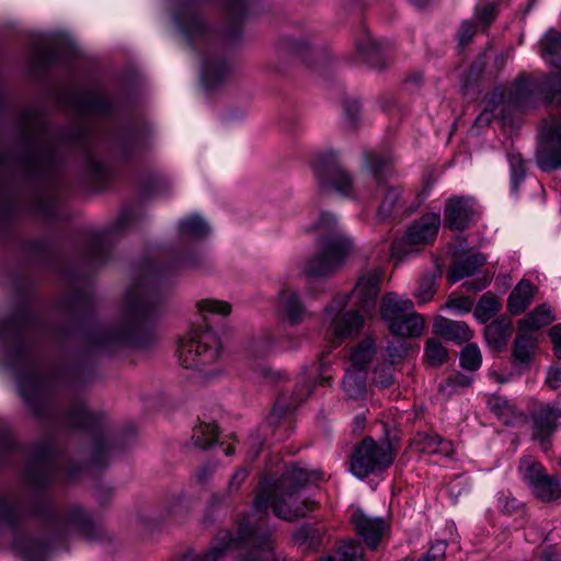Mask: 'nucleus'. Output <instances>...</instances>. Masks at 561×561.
Masks as SVG:
<instances>
[{
    "mask_svg": "<svg viewBox=\"0 0 561 561\" xmlns=\"http://www.w3.org/2000/svg\"><path fill=\"white\" fill-rule=\"evenodd\" d=\"M382 271L374 268L362 274L351 293L337 294L324 309L328 332L339 345L357 335L376 308Z\"/></svg>",
    "mask_w": 561,
    "mask_h": 561,
    "instance_id": "f257e3e1",
    "label": "nucleus"
},
{
    "mask_svg": "<svg viewBox=\"0 0 561 561\" xmlns=\"http://www.w3.org/2000/svg\"><path fill=\"white\" fill-rule=\"evenodd\" d=\"M174 23L188 44L198 51L202 81L206 89L218 87L227 78L230 67L222 56L224 36L207 27L192 2H180Z\"/></svg>",
    "mask_w": 561,
    "mask_h": 561,
    "instance_id": "f03ea898",
    "label": "nucleus"
},
{
    "mask_svg": "<svg viewBox=\"0 0 561 561\" xmlns=\"http://www.w3.org/2000/svg\"><path fill=\"white\" fill-rule=\"evenodd\" d=\"M324 478L321 471H310L299 465L286 468L279 479L273 482H263L255 499L257 511L271 508L273 513L285 520L304 517L313 510L314 503L302 499L301 490L307 485Z\"/></svg>",
    "mask_w": 561,
    "mask_h": 561,
    "instance_id": "7ed1b4c3",
    "label": "nucleus"
},
{
    "mask_svg": "<svg viewBox=\"0 0 561 561\" xmlns=\"http://www.w3.org/2000/svg\"><path fill=\"white\" fill-rule=\"evenodd\" d=\"M55 454L50 446L39 448L32 463L27 468L25 480L36 492L34 495V511L45 518L49 527L59 534L78 531L90 537L93 531V522L90 515L79 505H72L62 512H56L50 507L47 495L42 488L48 482L51 476Z\"/></svg>",
    "mask_w": 561,
    "mask_h": 561,
    "instance_id": "20e7f679",
    "label": "nucleus"
},
{
    "mask_svg": "<svg viewBox=\"0 0 561 561\" xmlns=\"http://www.w3.org/2000/svg\"><path fill=\"white\" fill-rule=\"evenodd\" d=\"M318 233L317 252L305 263L309 278L329 277L336 273L354 251L353 239L340 226L335 215L323 211L313 228Z\"/></svg>",
    "mask_w": 561,
    "mask_h": 561,
    "instance_id": "39448f33",
    "label": "nucleus"
},
{
    "mask_svg": "<svg viewBox=\"0 0 561 561\" xmlns=\"http://www.w3.org/2000/svg\"><path fill=\"white\" fill-rule=\"evenodd\" d=\"M158 274V266L150 263L144 275L128 287L125 295V328L115 334L114 340L129 339L134 331L156 316L161 302L156 283Z\"/></svg>",
    "mask_w": 561,
    "mask_h": 561,
    "instance_id": "423d86ee",
    "label": "nucleus"
},
{
    "mask_svg": "<svg viewBox=\"0 0 561 561\" xmlns=\"http://www.w3.org/2000/svg\"><path fill=\"white\" fill-rule=\"evenodd\" d=\"M507 102L520 110L561 102V72L541 78L519 76L511 87Z\"/></svg>",
    "mask_w": 561,
    "mask_h": 561,
    "instance_id": "0eeeda50",
    "label": "nucleus"
},
{
    "mask_svg": "<svg viewBox=\"0 0 561 561\" xmlns=\"http://www.w3.org/2000/svg\"><path fill=\"white\" fill-rule=\"evenodd\" d=\"M220 354V341L210 330L190 332L180 340L178 347L179 362L186 369L205 370L219 359Z\"/></svg>",
    "mask_w": 561,
    "mask_h": 561,
    "instance_id": "6e6552de",
    "label": "nucleus"
},
{
    "mask_svg": "<svg viewBox=\"0 0 561 561\" xmlns=\"http://www.w3.org/2000/svg\"><path fill=\"white\" fill-rule=\"evenodd\" d=\"M413 302L408 298H400L394 293L383 296L380 305L381 318L388 323L389 331L401 337H416L422 334L424 319L413 312Z\"/></svg>",
    "mask_w": 561,
    "mask_h": 561,
    "instance_id": "1a4fd4ad",
    "label": "nucleus"
},
{
    "mask_svg": "<svg viewBox=\"0 0 561 561\" xmlns=\"http://www.w3.org/2000/svg\"><path fill=\"white\" fill-rule=\"evenodd\" d=\"M312 170L319 187L323 191H334L342 196H353L355 184L348 172L340 164L332 150L316 157Z\"/></svg>",
    "mask_w": 561,
    "mask_h": 561,
    "instance_id": "9d476101",
    "label": "nucleus"
},
{
    "mask_svg": "<svg viewBox=\"0 0 561 561\" xmlns=\"http://www.w3.org/2000/svg\"><path fill=\"white\" fill-rule=\"evenodd\" d=\"M393 461L388 444H378L370 437L364 438L354 449L351 459V472L364 479L370 473L388 468Z\"/></svg>",
    "mask_w": 561,
    "mask_h": 561,
    "instance_id": "9b49d317",
    "label": "nucleus"
},
{
    "mask_svg": "<svg viewBox=\"0 0 561 561\" xmlns=\"http://www.w3.org/2000/svg\"><path fill=\"white\" fill-rule=\"evenodd\" d=\"M536 162L542 171L561 168V116L542 122Z\"/></svg>",
    "mask_w": 561,
    "mask_h": 561,
    "instance_id": "f8f14e48",
    "label": "nucleus"
},
{
    "mask_svg": "<svg viewBox=\"0 0 561 561\" xmlns=\"http://www.w3.org/2000/svg\"><path fill=\"white\" fill-rule=\"evenodd\" d=\"M247 526L248 524H241L237 530H219L207 549L201 552H188L185 556V561H221L249 542Z\"/></svg>",
    "mask_w": 561,
    "mask_h": 561,
    "instance_id": "ddd939ff",
    "label": "nucleus"
},
{
    "mask_svg": "<svg viewBox=\"0 0 561 561\" xmlns=\"http://www.w3.org/2000/svg\"><path fill=\"white\" fill-rule=\"evenodd\" d=\"M250 539L234 554L240 561H283V554L276 551L271 531L259 527L247 526Z\"/></svg>",
    "mask_w": 561,
    "mask_h": 561,
    "instance_id": "4468645a",
    "label": "nucleus"
},
{
    "mask_svg": "<svg viewBox=\"0 0 561 561\" xmlns=\"http://www.w3.org/2000/svg\"><path fill=\"white\" fill-rule=\"evenodd\" d=\"M440 217L438 214L430 213L422 216L408 229L403 240L394 242L391 247V256L397 260H403L409 251H404V245H421L432 242L439 229Z\"/></svg>",
    "mask_w": 561,
    "mask_h": 561,
    "instance_id": "2eb2a0df",
    "label": "nucleus"
},
{
    "mask_svg": "<svg viewBox=\"0 0 561 561\" xmlns=\"http://www.w3.org/2000/svg\"><path fill=\"white\" fill-rule=\"evenodd\" d=\"M320 366H322V364H320ZM323 374V368L320 367L318 374L319 376L316 381L313 376L309 374L308 368L304 367L301 381L296 385L290 394L279 396L273 409L272 415L279 417L286 411L294 410L299 407L311 394L316 383L321 386L329 383L331 377L324 376Z\"/></svg>",
    "mask_w": 561,
    "mask_h": 561,
    "instance_id": "dca6fc26",
    "label": "nucleus"
},
{
    "mask_svg": "<svg viewBox=\"0 0 561 561\" xmlns=\"http://www.w3.org/2000/svg\"><path fill=\"white\" fill-rule=\"evenodd\" d=\"M352 522L356 534L364 540L365 545L371 550L377 549L387 529L385 519L371 517L358 508L353 513Z\"/></svg>",
    "mask_w": 561,
    "mask_h": 561,
    "instance_id": "f3484780",
    "label": "nucleus"
},
{
    "mask_svg": "<svg viewBox=\"0 0 561 561\" xmlns=\"http://www.w3.org/2000/svg\"><path fill=\"white\" fill-rule=\"evenodd\" d=\"M18 388L21 397L31 408V410L39 415L46 405V381L36 373L31 375H21L18 379Z\"/></svg>",
    "mask_w": 561,
    "mask_h": 561,
    "instance_id": "a211bd4d",
    "label": "nucleus"
},
{
    "mask_svg": "<svg viewBox=\"0 0 561 561\" xmlns=\"http://www.w3.org/2000/svg\"><path fill=\"white\" fill-rule=\"evenodd\" d=\"M275 310L280 318L293 325L300 323L307 313L298 293L289 288L279 291Z\"/></svg>",
    "mask_w": 561,
    "mask_h": 561,
    "instance_id": "6ab92c4d",
    "label": "nucleus"
},
{
    "mask_svg": "<svg viewBox=\"0 0 561 561\" xmlns=\"http://www.w3.org/2000/svg\"><path fill=\"white\" fill-rule=\"evenodd\" d=\"M474 214L473 203L469 198H450L445 205V221L450 229L463 230Z\"/></svg>",
    "mask_w": 561,
    "mask_h": 561,
    "instance_id": "aec40b11",
    "label": "nucleus"
},
{
    "mask_svg": "<svg viewBox=\"0 0 561 561\" xmlns=\"http://www.w3.org/2000/svg\"><path fill=\"white\" fill-rule=\"evenodd\" d=\"M411 193L404 194L399 187L388 188L379 208L377 217L380 221L397 219L411 211L407 206V201Z\"/></svg>",
    "mask_w": 561,
    "mask_h": 561,
    "instance_id": "412c9836",
    "label": "nucleus"
},
{
    "mask_svg": "<svg viewBox=\"0 0 561 561\" xmlns=\"http://www.w3.org/2000/svg\"><path fill=\"white\" fill-rule=\"evenodd\" d=\"M12 549L25 561H44L49 552L46 542L20 531L14 536Z\"/></svg>",
    "mask_w": 561,
    "mask_h": 561,
    "instance_id": "4be33fe9",
    "label": "nucleus"
},
{
    "mask_svg": "<svg viewBox=\"0 0 561 561\" xmlns=\"http://www.w3.org/2000/svg\"><path fill=\"white\" fill-rule=\"evenodd\" d=\"M559 417L558 407L540 408L533 416V436L541 444H546L547 438L556 431V422Z\"/></svg>",
    "mask_w": 561,
    "mask_h": 561,
    "instance_id": "5701e85b",
    "label": "nucleus"
},
{
    "mask_svg": "<svg viewBox=\"0 0 561 561\" xmlns=\"http://www.w3.org/2000/svg\"><path fill=\"white\" fill-rule=\"evenodd\" d=\"M513 332L512 321L502 317L484 328V337L488 345L495 351H503Z\"/></svg>",
    "mask_w": 561,
    "mask_h": 561,
    "instance_id": "b1692460",
    "label": "nucleus"
},
{
    "mask_svg": "<svg viewBox=\"0 0 561 561\" xmlns=\"http://www.w3.org/2000/svg\"><path fill=\"white\" fill-rule=\"evenodd\" d=\"M433 327L436 334L458 344L469 341L472 336L469 327L465 322L438 317Z\"/></svg>",
    "mask_w": 561,
    "mask_h": 561,
    "instance_id": "393cba45",
    "label": "nucleus"
},
{
    "mask_svg": "<svg viewBox=\"0 0 561 561\" xmlns=\"http://www.w3.org/2000/svg\"><path fill=\"white\" fill-rule=\"evenodd\" d=\"M536 287L526 279H522L511 291L507 299V309L512 314L523 313L531 304Z\"/></svg>",
    "mask_w": 561,
    "mask_h": 561,
    "instance_id": "a878e982",
    "label": "nucleus"
},
{
    "mask_svg": "<svg viewBox=\"0 0 561 561\" xmlns=\"http://www.w3.org/2000/svg\"><path fill=\"white\" fill-rule=\"evenodd\" d=\"M537 347V340L534 335L518 329L513 343V358L517 365L528 366Z\"/></svg>",
    "mask_w": 561,
    "mask_h": 561,
    "instance_id": "bb28decb",
    "label": "nucleus"
},
{
    "mask_svg": "<svg viewBox=\"0 0 561 561\" xmlns=\"http://www.w3.org/2000/svg\"><path fill=\"white\" fill-rule=\"evenodd\" d=\"M541 57L553 67H561V33L550 28L540 39Z\"/></svg>",
    "mask_w": 561,
    "mask_h": 561,
    "instance_id": "cd10ccee",
    "label": "nucleus"
},
{
    "mask_svg": "<svg viewBox=\"0 0 561 561\" xmlns=\"http://www.w3.org/2000/svg\"><path fill=\"white\" fill-rule=\"evenodd\" d=\"M484 263L485 257L480 253H474L458 260L448 272V279L450 283H457L465 277L473 275Z\"/></svg>",
    "mask_w": 561,
    "mask_h": 561,
    "instance_id": "c85d7f7f",
    "label": "nucleus"
},
{
    "mask_svg": "<svg viewBox=\"0 0 561 561\" xmlns=\"http://www.w3.org/2000/svg\"><path fill=\"white\" fill-rule=\"evenodd\" d=\"M416 444L421 451L430 455H443L445 457H451L454 455L453 444L437 434H419Z\"/></svg>",
    "mask_w": 561,
    "mask_h": 561,
    "instance_id": "c756f323",
    "label": "nucleus"
},
{
    "mask_svg": "<svg viewBox=\"0 0 561 561\" xmlns=\"http://www.w3.org/2000/svg\"><path fill=\"white\" fill-rule=\"evenodd\" d=\"M101 416L90 412L82 403L76 404L67 413L65 423L69 427L92 430L100 425Z\"/></svg>",
    "mask_w": 561,
    "mask_h": 561,
    "instance_id": "7c9ffc66",
    "label": "nucleus"
},
{
    "mask_svg": "<svg viewBox=\"0 0 561 561\" xmlns=\"http://www.w3.org/2000/svg\"><path fill=\"white\" fill-rule=\"evenodd\" d=\"M367 371L360 368L350 367L343 379V389L347 398L360 400L366 396Z\"/></svg>",
    "mask_w": 561,
    "mask_h": 561,
    "instance_id": "2f4dec72",
    "label": "nucleus"
},
{
    "mask_svg": "<svg viewBox=\"0 0 561 561\" xmlns=\"http://www.w3.org/2000/svg\"><path fill=\"white\" fill-rule=\"evenodd\" d=\"M551 307L542 304L536 307L525 318L518 322V329L524 331H534L549 325L554 321Z\"/></svg>",
    "mask_w": 561,
    "mask_h": 561,
    "instance_id": "473e14b6",
    "label": "nucleus"
},
{
    "mask_svg": "<svg viewBox=\"0 0 561 561\" xmlns=\"http://www.w3.org/2000/svg\"><path fill=\"white\" fill-rule=\"evenodd\" d=\"M210 231L208 224L199 215L194 214L179 221V234L181 239H201Z\"/></svg>",
    "mask_w": 561,
    "mask_h": 561,
    "instance_id": "72a5a7b5",
    "label": "nucleus"
},
{
    "mask_svg": "<svg viewBox=\"0 0 561 561\" xmlns=\"http://www.w3.org/2000/svg\"><path fill=\"white\" fill-rule=\"evenodd\" d=\"M534 495L543 502L561 499V480L556 476L545 474L531 489Z\"/></svg>",
    "mask_w": 561,
    "mask_h": 561,
    "instance_id": "f704fd0d",
    "label": "nucleus"
},
{
    "mask_svg": "<svg viewBox=\"0 0 561 561\" xmlns=\"http://www.w3.org/2000/svg\"><path fill=\"white\" fill-rule=\"evenodd\" d=\"M376 354V343L370 336L359 342L351 352V367L365 369Z\"/></svg>",
    "mask_w": 561,
    "mask_h": 561,
    "instance_id": "c9c22d12",
    "label": "nucleus"
},
{
    "mask_svg": "<svg viewBox=\"0 0 561 561\" xmlns=\"http://www.w3.org/2000/svg\"><path fill=\"white\" fill-rule=\"evenodd\" d=\"M518 472L530 489L546 474L545 468L531 456H524L519 460Z\"/></svg>",
    "mask_w": 561,
    "mask_h": 561,
    "instance_id": "e433bc0d",
    "label": "nucleus"
},
{
    "mask_svg": "<svg viewBox=\"0 0 561 561\" xmlns=\"http://www.w3.org/2000/svg\"><path fill=\"white\" fill-rule=\"evenodd\" d=\"M501 309V302L492 293H485L479 299L474 308V317L481 323L488 322Z\"/></svg>",
    "mask_w": 561,
    "mask_h": 561,
    "instance_id": "4c0bfd02",
    "label": "nucleus"
},
{
    "mask_svg": "<svg viewBox=\"0 0 561 561\" xmlns=\"http://www.w3.org/2000/svg\"><path fill=\"white\" fill-rule=\"evenodd\" d=\"M217 438V427L213 423L202 422L193 428L192 439L194 445L206 449L210 447Z\"/></svg>",
    "mask_w": 561,
    "mask_h": 561,
    "instance_id": "58836bf2",
    "label": "nucleus"
},
{
    "mask_svg": "<svg viewBox=\"0 0 561 561\" xmlns=\"http://www.w3.org/2000/svg\"><path fill=\"white\" fill-rule=\"evenodd\" d=\"M22 510V503L14 496L0 499V528L4 525H12Z\"/></svg>",
    "mask_w": 561,
    "mask_h": 561,
    "instance_id": "ea45409f",
    "label": "nucleus"
},
{
    "mask_svg": "<svg viewBox=\"0 0 561 561\" xmlns=\"http://www.w3.org/2000/svg\"><path fill=\"white\" fill-rule=\"evenodd\" d=\"M448 357L447 348L435 337L427 340L424 350L425 360L434 367L443 365Z\"/></svg>",
    "mask_w": 561,
    "mask_h": 561,
    "instance_id": "a19ab883",
    "label": "nucleus"
},
{
    "mask_svg": "<svg viewBox=\"0 0 561 561\" xmlns=\"http://www.w3.org/2000/svg\"><path fill=\"white\" fill-rule=\"evenodd\" d=\"M390 163L391 161L387 157L379 156L375 152L366 154V167L378 183L381 182L383 175L389 172Z\"/></svg>",
    "mask_w": 561,
    "mask_h": 561,
    "instance_id": "79ce46f5",
    "label": "nucleus"
},
{
    "mask_svg": "<svg viewBox=\"0 0 561 561\" xmlns=\"http://www.w3.org/2000/svg\"><path fill=\"white\" fill-rule=\"evenodd\" d=\"M294 540L299 546L307 549H317L321 541V535L318 529L310 525L301 526L294 535Z\"/></svg>",
    "mask_w": 561,
    "mask_h": 561,
    "instance_id": "37998d69",
    "label": "nucleus"
},
{
    "mask_svg": "<svg viewBox=\"0 0 561 561\" xmlns=\"http://www.w3.org/2000/svg\"><path fill=\"white\" fill-rule=\"evenodd\" d=\"M460 365L467 370H477L482 364V354L477 344L469 343L460 352Z\"/></svg>",
    "mask_w": 561,
    "mask_h": 561,
    "instance_id": "c03bdc74",
    "label": "nucleus"
},
{
    "mask_svg": "<svg viewBox=\"0 0 561 561\" xmlns=\"http://www.w3.org/2000/svg\"><path fill=\"white\" fill-rule=\"evenodd\" d=\"M507 159L511 167V190L516 194L525 178V161L519 153H508Z\"/></svg>",
    "mask_w": 561,
    "mask_h": 561,
    "instance_id": "a18cd8bd",
    "label": "nucleus"
},
{
    "mask_svg": "<svg viewBox=\"0 0 561 561\" xmlns=\"http://www.w3.org/2000/svg\"><path fill=\"white\" fill-rule=\"evenodd\" d=\"M190 508L188 501L182 495H176L168 501L164 506V512L168 517L181 520L188 514Z\"/></svg>",
    "mask_w": 561,
    "mask_h": 561,
    "instance_id": "49530a36",
    "label": "nucleus"
},
{
    "mask_svg": "<svg viewBox=\"0 0 561 561\" xmlns=\"http://www.w3.org/2000/svg\"><path fill=\"white\" fill-rule=\"evenodd\" d=\"M197 307L205 319L208 314L227 316L231 311L229 304L215 299L201 300Z\"/></svg>",
    "mask_w": 561,
    "mask_h": 561,
    "instance_id": "de8ad7c7",
    "label": "nucleus"
},
{
    "mask_svg": "<svg viewBox=\"0 0 561 561\" xmlns=\"http://www.w3.org/2000/svg\"><path fill=\"white\" fill-rule=\"evenodd\" d=\"M471 382L472 378L470 376L458 373L447 378L438 388L440 392L450 396L453 392L461 388L469 387Z\"/></svg>",
    "mask_w": 561,
    "mask_h": 561,
    "instance_id": "09e8293b",
    "label": "nucleus"
},
{
    "mask_svg": "<svg viewBox=\"0 0 561 561\" xmlns=\"http://www.w3.org/2000/svg\"><path fill=\"white\" fill-rule=\"evenodd\" d=\"M337 553L341 558V561H364L363 548L354 540H347L343 542L339 547Z\"/></svg>",
    "mask_w": 561,
    "mask_h": 561,
    "instance_id": "8fccbe9b",
    "label": "nucleus"
},
{
    "mask_svg": "<svg viewBox=\"0 0 561 561\" xmlns=\"http://www.w3.org/2000/svg\"><path fill=\"white\" fill-rule=\"evenodd\" d=\"M435 294V280L432 277H424L420 280L415 290V298L420 305L428 302Z\"/></svg>",
    "mask_w": 561,
    "mask_h": 561,
    "instance_id": "3c124183",
    "label": "nucleus"
},
{
    "mask_svg": "<svg viewBox=\"0 0 561 561\" xmlns=\"http://www.w3.org/2000/svg\"><path fill=\"white\" fill-rule=\"evenodd\" d=\"M497 417L502 423L508 426H518L526 421V415L513 403H510L508 409L499 414Z\"/></svg>",
    "mask_w": 561,
    "mask_h": 561,
    "instance_id": "603ef678",
    "label": "nucleus"
},
{
    "mask_svg": "<svg viewBox=\"0 0 561 561\" xmlns=\"http://www.w3.org/2000/svg\"><path fill=\"white\" fill-rule=\"evenodd\" d=\"M356 49L364 57H371L379 50V45L369 34H363L356 39Z\"/></svg>",
    "mask_w": 561,
    "mask_h": 561,
    "instance_id": "864d4df0",
    "label": "nucleus"
},
{
    "mask_svg": "<svg viewBox=\"0 0 561 561\" xmlns=\"http://www.w3.org/2000/svg\"><path fill=\"white\" fill-rule=\"evenodd\" d=\"M393 371L391 364L377 367L374 371V382L381 388L391 386L393 383Z\"/></svg>",
    "mask_w": 561,
    "mask_h": 561,
    "instance_id": "5fc2aeb1",
    "label": "nucleus"
},
{
    "mask_svg": "<svg viewBox=\"0 0 561 561\" xmlns=\"http://www.w3.org/2000/svg\"><path fill=\"white\" fill-rule=\"evenodd\" d=\"M504 94L494 92L488 100V105L482 113L477 117L478 124H488L494 117V106L497 102L503 101Z\"/></svg>",
    "mask_w": 561,
    "mask_h": 561,
    "instance_id": "6e6d98bb",
    "label": "nucleus"
},
{
    "mask_svg": "<svg viewBox=\"0 0 561 561\" xmlns=\"http://www.w3.org/2000/svg\"><path fill=\"white\" fill-rule=\"evenodd\" d=\"M447 542L445 540H436L432 543L428 551L420 561H443L445 558Z\"/></svg>",
    "mask_w": 561,
    "mask_h": 561,
    "instance_id": "4d7b16f0",
    "label": "nucleus"
},
{
    "mask_svg": "<svg viewBox=\"0 0 561 561\" xmlns=\"http://www.w3.org/2000/svg\"><path fill=\"white\" fill-rule=\"evenodd\" d=\"M87 107L92 113L107 114L111 110V102L105 96L95 94L89 100Z\"/></svg>",
    "mask_w": 561,
    "mask_h": 561,
    "instance_id": "13d9d810",
    "label": "nucleus"
},
{
    "mask_svg": "<svg viewBox=\"0 0 561 561\" xmlns=\"http://www.w3.org/2000/svg\"><path fill=\"white\" fill-rule=\"evenodd\" d=\"M248 476H249L248 469H245L244 467L238 468L233 472V474L231 476V478L229 480V483H228V486H227V493L228 494L236 493L240 489L242 483L245 481Z\"/></svg>",
    "mask_w": 561,
    "mask_h": 561,
    "instance_id": "bf43d9fd",
    "label": "nucleus"
},
{
    "mask_svg": "<svg viewBox=\"0 0 561 561\" xmlns=\"http://www.w3.org/2000/svg\"><path fill=\"white\" fill-rule=\"evenodd\" d=\"M476 14L480 22L489 24L495 16L494 2H482L476 7Z\"/></svg>",
    "mask_w": 561,
    "mask_h": 561,
    "instance_id": "052dcab7",
    "label": "nucleus"
},
{
    "mask_svg": "<svg viewBox=\"0 0 561 561\" xmlns=\"http://www.w3.org/2000/svg\"><path fill=\"white\" fill-rule=\"evenodd\" d=\"M205 263V257L198 255H185L175 263V268L180 270H195L199 268Z\"/></svg>",
    "mask_w": 561,
    "mask_h": 561,
    "instance_id": "680f3d73",
    "label": "nucleus"
},
{
    "mask_svg": "<svg viewBox=\"0 0 561 561\" xmlns=\"http://www.w3.org/2000/svg\"><path fill=\"white\" fill-rule=\"evenodd\" d=\"M473 301L469 297H456L450 298L446 307L449 309H454L460 313H467L472 309Z\"/></svg>",
    "mask_w": 561,
    "mask_h": 561,
    "instance_id": "e2e57ef3",
    "label": "nucleus"
},
{
    "mask_svg": "<svg viewBox=\"0 0 561 561\" xmlns=\"http://www.w3.org/2000/svg\"><path fill=\"white\" fill-rule=\"evenodd\" d=\"M510 403L511 402L506 398L501 396L494 394L488 399V407L496 416L507 410Z\"/></svg>",
    "mask_w": 561,
    "mask_h": 561,
    "instance_id": "0e129e2a",
    "label": "nucleus"
},
{
    "mask_svg": "<svg viewBox=\"0 0 561 561\" xmlns=\"http://www.w3.org/2000/svg\"><path fill=\"white\" fill-rule=\"evenodd\" d=\"M546 383L552 390L561 388V367H550L547 370Z\"/></svg>",
    "mask_w": 561,
    "mask_h": 561,
    "instance_id": "69168bd1",
    "label": "nucleus"
},
{
    "mask_svg": "<svg viewBox=\"0 0 561 561\" xmlns=\"http://www.w3.org/2000/svg\"><path fill=\"white\" fill-rule=\"evenodd\" d=\"M474 33H476V26L472 22H470V21L462 22L460 30H459V34H458L459 44L465 45L468 42H470L471 38L473 37Z\"/></svg>",
    "mask_w": 561,
    "mask_h": 561,
    "instance_id": "338daca9",
    "label": "nucleus"
},
{
    "mask_svg": "<svg viewBox=\"0 0 561 561\" xmlns=\"http://www.w3.org/2000/svg\"><path fill=\"white\" fill-rule=\"evenodd\" d=\"M549 336L553 344V352L557 357H561V324L552 327L549 331Z\"/></svg>",
    "mask_w": 561,
    "mask_h": 561,
    "instance_id": "774afa93",
    "label": "nucleus"
}]
</instances>
